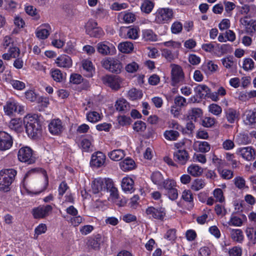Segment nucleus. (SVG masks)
Returning <instances> with one entry per match:
<instances>
[{
	"mask_svg": "<svg viewBox=\"0 0 256 256\" xmlns=\"http://www.w3.org/2000/svg\"><path fill=\"white\" fill-rule=\"evenodd\" d=\"M242 68L246 71L252 70L254 68V62L250 58H245L243 60Z\"/></svg>",
	"mask_w": 256,
	"mask_h": 256,
	"instance_id": "nucleus-49",
	"label": "nucleus"
},
{
	"mask_svg": "<svg viewBox=\"0 0 256 256\" xmlns=\"http://www.w3.org/2000/svg\"><path fill=\"white\" fill-rule=\"evenodd\" d=\"M17 171L14 168H6L0 171V190L8 192L15 180Z\"/></svg>",
	"mask_w": 256,
	"mask_h": 256,
	"instance_id": "nucleus-1",
	"label": "nucleus"
},
{
	"mask_svg": "<svg viewBox=\"0 0 256 256\" xmlns=\"http://www.w3.org/2000/svg\"><path fill=\"white\" fill-rule=\"evenodd\" d=\"M120 51L123 53H130L134 49V46L132 42H125L120 43L118 46Z\"/></svg>",
	"mask_w": 256,
	"mask_h": 256,
	"instance_id": "nucleus-40",
	"label": "nucleus"
},
{
	"mask_svg": "<svg viewBox=\"0 0 256 256\" xmlns=\"http://www.w3.org/2000/svg\"><path fill=\"white\" fill-rule=\"evenodd\" d=\"M18 157L20 162H27L28 164H32L34 162L32 156V150L28 146L22 147L20 149Z\"/></svg>",
	"mask_w": 256,
	"mask_h": 256,
	"instance_id": "nucleus-10",
	"label": "nucleus"
},
{
	"mask_svg": "<svg viewBox=\"0 0 256 256\" xmlns=\"http://www.w3.org/2000/svg\"><path fill=\"white\" fill-rule=\"evenodd\" d=\"M202 70L206 75L209 76L218 70V66L214 62L209 60L202 66Z\"/></svg>",
	"mask_w": 256,
	"mask_h": 256,
	"instance_id": "nucleus-30",
	"label": "nucleus"
},
{
	"mask_svg": "<svg viewBox=\"0 0 256 256\" xmlns=\"http://www.w3.org/2000/svg\"><path fill=\"white\" fill-rule=\"evenodd\" d=\"M162 54L168 61L170 62L175 58V56L172 51L168 48H164L162 50Z\"/></svg>",
	"mask_w": 256,
	"mask_h": 256,
	"instance_id": "nucleus-55",
	"label": "nucleus"
},
{
	"mask_svg": "<svg viewBox=\"0 0 256 256\" xmlns=\"http://www.w3.org/2000/svg\"><path fill=\"white\" fill-rule=\"evenodd\" d=\"M174 158L176 162L180 164H184L188 160V154L185 150H178L174 153Z\"/></svg>",
	"mask_w": 256,
	"mask_h": 256,
	"instance_id": "nucleus-21",
	"label": "nucleus"
},
{
	"mask_svg": "<svg viewBox=\"0 0 256 256\" xmlns=\"http://www.w3.org/2000/svg\"><path fill=\"white\" fill-rule=\"evenodd\" d=\"M212 194L216 202L222 204L224 202V196L222 190L220 188H216L213 191Z\"/></svg>",
	"mask_w": 256,
	"mask_h": 256,
	"instance_id": "nucleus-51",
	"label": "nucleus"
},
{
	"mask_svg": "<svg viewBox=\"0 0 256 256\" xmlns=\"http://www.w3.org/2000/svg\"><path fill=\"white\" fill-rule=\"evenodd\" d=\"M236 153L248 161L254 158L255 152L250 146L238 148L236 150Z\"/></svg>",
	"mask_w": 256,
	"mask_h": 256,
	"instance_id": "nucleus-18",
	"label": "nucleus"
},
{
	"mask_svg": "<svg viewBox=\"0 0 256 256\" xmlns=\"http://www.w3.org/2000/svg\"><path fill=\"white\" fill-rule=\"evenodd\" d=\"M146 128V123L141 120H138L133 124V129L136 132H144Z\"/></svg>",
	"mask_w": 256,
	"mask_h": 256,
	"instance_id": "nucleus-56",
	"label": "nucleus"
},
{
	"mask_svg": "<svg viewBox=\"0 0 256 256\" xmlns=\"http://www.w3.org/2000/svg\"><path fill=\"white\" fill-rule=\"evenodd\" d=\"M125 34L127 38L136 40L139 36L140 29L137 27H128L122 30Z\"/></svg>",
	"mask_w": 256,
	"mask_h": 256,
	"instance_id": "nucleus-33",
	"label": "nucleus"
},
{
	"mask_svg": "<svg viewBox=\"0 0 256 256\" xmlns=\"http://www.w3.org/2000/svg\"><path fill=\"white\" fill-rule=\"evenodd\" d=\"M162 44L168 48H171L174 50H178L181 46L180 42L174 40H170L162 43Z\"/></svg>",
	"mask_w": 256,
	"mask_h": 256,
	"instance_id": "nucleus-59",
	"label": "nucleus"
},
{
	"mask_svg": "<svg viewBox=\"0 0 256 256\" xmlns=\"http://www.w3.org/2000/svg\"><path fill=\"white\" fill-rule=\"evenodd\" d=\"M62 122L59 119L52 120L48 124L49 132L53 135L60 134L62 132Z\"/></svg>",
	"mask_w": 256,
	"mask_h": 256,
	"instance_id": "nucleus-19",
	"label": "nucleus"
},
{
	"mask_svg": "<svg viewBox=\"0 0 256 256\" xmlns=\"http://www.w3.org/2000/svg\"><path fill=\"white\" fill-rule=\"evenodd\" d=\"M24 122L26 123V132L30 137L36 138L41 136L42 125L36 118L28 116L25 118Z\"/></svg>",
	"mask_w": 256,
	"mask_h": 256,
	"instance_id": "nucleus-2",
	"label": "nucleus"
},
{
	"mask_svg": "<svg viewBox=\"0 0 256 256\" xmlns=\"http://www.w3.org/2000/svg\"><path fill=\"white\" fill-rule=\"evenodd\" d=\"M55 62L57 66L63 68H70L72 65V62L71 58L66 54L60 55L58 57Z\"/></svg>",
	"mask_w": 256,
	"mask_h": 256,
	"instance_id": "nucleus-22",
	"label": "nucleus"
},
{
	"mask_svg": "<svg viewBox=\"0 0 256 256\" xmlns=\"http://www.w3.org/2000/svg\"><path fill=\"white\" fill-rule=\"evenodd\" d=\"M230 236L232 240L238 243H242L244 240L243 232L240 229L230 228Z\"/></svg>",
	"mask_w": 256,
	"mask_h": 256,
	"instance_id": "nucleus-29",
	"label": "nucleus"
},
{
	"mask_svg": "<svg viewBox=\"0 0 256 256\" xmlns=\"http://www.w3.org/2000/svg\"><path fill=\"white\" fill-rule=\"evenodd\" d=\"M92 141L93 139L90 136L82 140L80 145L84 151L88 152L92 150Z\"/></svg>",
	"mask_w": 256,
	"mask_h": 256,
	"instance_id": "nucleus-39",
	"label": "nucleus"
},
{
	"mask_svg": "<svg viewBox=\"0 0 256 256\" xmlns=\"http://www.w3.org/2000/svg\"><path fill=\"white\" fill-rule=\"evenodd\" d=\"M225 118L230 124H234L239 120L240 112L236 110L230 108L224 110Z\"/></svg>",
	"mask_w": 256,
	"mask_h": 256,
	"instance_id": "nucleus-23",
	"label": "nucleus"
},
{
	"mask_svg": "<svg viewBox=\"0 0 256 256\" xmlns=\"http://www.w3.org/2000/svg\"><path fill=\"white\" fill-rule=\"evenodd\" d=\"M233 57L228 56L221 60L223 66L226 68H231L234 64V62Z\"/></svg>",
	"mask_w": 256,
	"mask_h": 256,
	"instance_id": "nucleus-61",
	"label": "nucleus"
},
{
	"mask_svg": "<svg viewBox=\"0 0 256 256\" xmlns=\"http://www.w3.org/2000/svg\"><path fill=\"white\" fill-rule=\"evenodd\" d=\"M111 178H95L92 183V188L94 194H98L100 192L105 191L108 186L107 184L110 182Z\"/></svg>",
	"mask_w": 256,
	"mask_h": 256,
	"instance_id": "nucleus-9",
	"label": "nucleus"
},
{
	"mask_svg": "<svg viewBox=\"0 0 256 256\" xmlns=\"http://www.w3.org/2000/svg\"><path fill=\"white\" fill-rule=\"evenodd\" d=\"M134 180L129 176H126L122 179L121 186L122 190L126 192L132 193L134 192Z\"/></svg>",
	"mask_w": 256,
	"mask_h": 256,
	"instance_id": "nucleus-26",
	"label": "nucleus"
},
{
	"mask_svg": "<svg viewBox=\"0 0 256 256\" xmlns=\"http://www.w3.org/2000/svg\"><path fill=\"white\" fill-rule=\"evenodd\" d=\"M52 210V208L50 205L40 206L34 208L32 214L35 218H42L48 216Z\"/></svg>",
	"mask_w": 256,
	"mask_h": 256,
	"instance_id": "nucleus-13",
	"label": "nucleus"
},
{
	"mask_svg": "<svg viewBox=\"0 0 256 256\" xmlns=\"http://www.w3.org/2000/svg\"><path fill=\"white\" fill-rule=\"evenodd\" d=\"M150 179L154 184L160 188H163L167 181L172 180L170 178L165 179L162 174L158 171L153 172L150 176Z\"/></svg>",
	"mask_w": 256,
	"mask_h": 256,
	"instance_id": "nucleus-15",
	"label": "nucleus"
},
{
	"mask_svg": "<svg viewBox=\"0 0 256 256\" xmlns=\"http://www.w3.org/2000/svg\"><path fill=\"white\" fill-rule=\"evenodd\" d=\"M86 118L88 121L92 123H95L100 120L101 116L98 112L92 111L86 114Z\"/></svg>",
	"mask_w": 256,
	"mask_h": 256,
	"instance_id": "nucleus-50",
	"label": "nucleus"
},
{
	"mask_svg": "<svg viewBox=\"0 0 256 256\" xmlns=\"http://www.w3.org/2000/svg\"><path fill=\"white\" fill-rule=\"evenodd\" d=\"M146 212L150 217L160 220H162L166 216L165 208L162 207L150 206L147 208Z\"/></svg>",
	"mask_w": 256,
	"mask_h": 256,
	"instance_id": "nucleus-14",
	"label": "nucleus"
},
{
	"mask_svg": "<svg viewBox=\"0 0 256 256\" xmlns=\"http://www.w3.org/2000/svg\"><path fill=\"white\" fill-rule=\"evenodd\" d=\"M188 172L191 176L197 177L200 176L203 173V168L198 165L191 164L187 168Z\"/></svg>",
	"mask_w": 256,
	"mask_h": 256,
	"instance_id": "nucleus-36",
	"label": "nucleus"
},
{
	"mask_svg": "<svg viewBox=\"0 0 256 256\" xmlns=\"http://www.w3.org/2000/svg\"><path fill=\"white\" fill-rule=\"evenodd\" d=\"M182 30V24L179 22H174L171 26V31L174 34L180 33Z\"/></svg>",
	"mask_w": 256,
	"mask_h": 256,
	"instance_id": "nucleus-62",
	"label": "nucleus"
},
{
	"mask_svg": "<svg viewBox=\"0 0 256 256\" xmlns=\"http://www.w3.org/2000/svg\"><path fill=\"white\" fill-rule=\"evenodd\" d=\"M104 241V238L100 234H97L88 240V245L94 249H98L101 244Z\"/></svg>",
	"mask_w": 256,
	"mask_h": 256,
	"instance_id": "nucleus-31",
	"label": "nucleus"
},
{
	"mask_svg": "<svg viewBox=\"0 0 256 256\" xmlns=\"http://www.w3.org/2000/svg\"><path fill=\"white\" fill-rule=\"evenodd\" d=\"M13 144L12 136L4 131H0V150H9Z\"/></svg>",
	"mask_w": 256,
	"mask_h": 256,
	"instance_id": "nucleus-11",
	"label": "nucleus"
},
{
	"mask_svg": "<svg viewBox=\"0 0 256 256\" xmlns=\"http://www.w3.org/2000/svg\"><path fill=\"white\" fill-rule=\"evenodd\" d=\"M87 34L91 37L100 38L104 35V32L102 28L98 26L92 31L89 32Z\"/></svg>",
	"mask_w": 256,
	"mask_h": 256,
	"instance_id": "nucleus-58",
	"label": "nucleus"
},
{
	"mask_svg": "<svg viewBox=\"0 0 256 256\" xmlns=\"http://www.w3.org/2000/svg\"><path fill=\"white\" fill-rule=\"evenodd\" d=\"M171 68V84L176 86L182 84L184 82L185 76L182 68L176 64H172Z\"/></svg>",
	"mask_w": 256,
	"mask_h": 256,
	"instance_id": "nucleus-4",
	"label": "nucleus"
},
{
	"mask_svg": "<svg viewBox=\"0 0 256 256\" xmlns=\"http://www.w3.org/2000/svg\"><path fill=\"white\" fill-rule=\"evenodd\" d=\"M10 128L16 132L22 130V122L20 119H13L10 123Z\"/></svg>",
	"mask_w": 256,
	"mask_h": 256,
	"instance_id": "nucleus-46",
	"label": "nucleus"
},
{
	"mask_svg": "<svg viewBox=\"0 0 256 256\" xmlns=\"http://www.w3.org/2000/svg\"><path fill=\"white\" fill-rule=\"evenodd\" d=\"M142 38L146 42H156L158 40V36L150 29H144L142 30Z\"/></svg>",
	"mask_w": 256,
	"mask_h": 256,
	"instance_id": "nucleus-34",
	"label": "nucleus"
},
{
	"mask_svg": "<svg viewBox=\"0 0 256 256\" xmlns=\"http://www.w3.org/2000/svg\"><path fill=\"white\" fill-rule=\"evenodd\" d=\"M196 145L197 146L198 152L202 153H206L210 149V145L206 141H198Z\"/></svg>",
	"mask_w": 256,
	"mask_h": 256,
	"instance_id": "nucleus-45",
	"label": "nucleus"
},
{
	"mask_svg": "<svg viewBox=\"0 0 256 256\" xmlns=\"http://www.w3.org/2000/svg\"><path fill=\"white\" fill-rule=\"evenodd\" d=\"M176 186V182L171 180H168L165 186L163 188L167 190V195L169 198L172 200H175L178 197V190L175 188Z\"/></svg>",
	"mask_w": 256,
	"mask_h": 256,
	"instance_id": "nucleus-16",
	"label": "nucleus"
},
{
	"mask_svg": "<svg viewBox=\"0 0 256 256\" xmlns=\"http://www.w3.org/2000/svg\"><path fill=\"white\" fill-rule=\"evenodd\" d=\"M50 26L48 24H45L40 26L36 30V36L40 39L44 40L46 38L50 35Z\"/></svg>",
	"mask_w": 256,
	"mask_h": 256,
	"instance_id": "nucleus-32",
	"label": "nucleus"
},
{
	"mask_svg": "<svg viewBox=\"0 0 256 256\" xmlns=\"http://www.w3.org/2000/svg\"><path fill=\"white\" fill-rule=\"evenodd\" d=\"M122 20L128 24L133 22L136 19L135 14L130 12H126L121 14Z\"/></svg>",
	"mask_w": 256,
	"mask_h": 256,
	"instance_id": "nucleus-53",
	"label": "nucleus"
},
{
	"mask_svg": "<svg viewBox=\"0 0 256 256\" xmlns=\"http://www.w3.org/2000/svg\"><path fill=\"white\" fill-rule=\"evenodd\" d=\"M182 198L186 202H189L190 206H194V196L189 190H186L182 192Z\"/></svg>",
	"mask_w": 256,
	"mask_h": 256,
	"instance_id": "nucleus-41",
	"label": "nucleus"
},
{
	"mask_svg": "<svg viewBox=\"0 0 256 256\" xmlns=\"http://www.w3.org/2000/svg\"><path fill=\"white\" fill-rule=\"evenodd\" d=\"M4 110L6 115L13 116H15L16 114H24V107L16 100H10L7 101L4 106Z\"/></svg>",
	"mask_w": 256,
	"mask_h": 256,
	"instance_id": "nucleus-3",
	"label": "nucleus"
},
{
	"mask_svg": "<svg viewBox=\"0 0 256 256\" xmlns=\"http://www.w3.org/2000/svg\"><path fill=\"white\" fill-rule=\"evenodd\" d=\"M242 220L238 216L235 215H232L228 222L229 226H240L242 224Z\"/></svg>",
	"mask_w": 256,
	"mask_h": 256,
	"instance_id": "nucleus-52",
	"label": "nucleus"
},
{
	"mask_svg": "<svg viewBox=\"0 0 256 256\" xmlns=\"http://www.w3.org/2000/svg\"><path fill=\"white\" fill-rule=\"evenodd\" d=\"M202 110L199 108H194L189 111L188 118L189 120L196 121L198 118L202 116Z\"/></svg>",
	"mask_w": 256,
	"mask_h": 256,
	"instance_id": "nucleus-44",
	"label": "nucleus"
},
{
	"mask_svg": "<svg viewBox=\"0 0 256 256\" xmlns=\"http://www.w3.org/2000/svg\"><path fill=\"white\" fill-rule=\"evenodd\" d=\"M108 188L106 190L110 193V198L114 202H116L117 200L120 198L118 188L115 186L113 180H112L110 182L107 184Z\"/></svg>",
	"mask_w": 256,
	"mask_h": 256,
	"instance_id": "nucleus-25",
	"label": "nucleus"
},
{
	"mask_svg": "<svg viewBox=\"0 0 256 256\" xmlns=\"http://www.w3.org/2000/svg\"><path fill=\"white\" fill-rule=\"evenodd\" d=\"M50 75L53 80L57 82H62L66 79V74L58 68H52L50 71Z\"/></svg>",
	"mask_w": 256,
	"mask_h": 256,
	"instance_id": "nucleus-27",
	"label": "nucleus"
},
{
	"mask_svg": "<svg viewBox=\"0 0 256 256\" xmlns=\"http://www.w3.org/2000/svg\"><path fill=\"white\" fill-rule=\"evenodd\" d=\"M210 88L205 84H198L194 88L196 96L200 98H206L207 97Z\"/></svg>",
	"mask_w": 256,
	"mask_h": 256,
	"instance_id": "nucleus-24",
	"label": "nucleus"
},
{
	"mask_svg": "<svg viewBox=\"0 0 256 256\" xmlns=\"http://www.w3.org/2000/svg\"><path fill=\"white\" fill-rule=\"evenodd\" d=\"M83 80L82 76L78 74H72L70 78V81L74 84H80Z\"/></svg>",
	"mask_w": 256,
	"mask_h": 256,
	"instance_id": "nucleus-63",
	"label": "nucleus"
},
{
	"mask_svg": "<svg viewBox=\"0 0 256 256\" xmlns=\"http://www.w3.org/2000/svg\"><path fill=\"white\" fill-rule=\"evenodd\" d=\"M142 96V90L132 88L128 92V97L131 100H134L140 99Z\"/></svg>",
	"mask_w": 256,
	"mask_h": 256,
	"instance_id": "nucleus-43",
	"label": "nucleus"
},
{
	"mask_svg": "<svg viewBox=\"0 0 256 256\" xmlns=\"http://www.w3.org/2000/svg\"><path fill=\"white\" fill-rule=\"evenodd\" d=\"M246 124H252L256 122V112L252 110H248L246 112V118L244 120Z\"/></svg>",
	"mask_w": 256,
	"mask_h": 256,
	"instance_id": "nucleus-47",
	"label": "nucleus"
},
{
	"mask_svg": "<svg viewBox=\"0 0 256 256\" xmlns=\"http://www.w3.org/2000/svg\"><path fill=\"white\" fill-rule=\"evenodd\" d=\"M234 184L239 189H244L246 186V181L241 176H236L234 179Z\"/></svg>",
	"mask_w": 256,
	"mask_h": 256,
	"instance_id": "nucleus-60",
	"label": "nucleus"
},
{
	"mask_svg": "<svg viewBox=\"0 0 256 256\" xmlns=\"http://www.w3.org/2000/svg\"><path fill=\"white\" fill-rule=\"evenodd\" d=\"M208 112L214 115L219 116L222 112V108L217 104H210L208 107Z\"/></svg>",
	"mask_w": 256,
	"mask_h": 256,
	"instance_id": "nucleus-54",
	"label": "nucleus"
},
{
	"mask_svg": "<svg viewBox=\"0 0 256 256\" xmlns=\"http://www.w3.org/2000/svg\"><path fill=\"white\" fill-rule=\"evenodd\" d=\"M10 84L12 86V88L16 90H24L26 87V84L23 82L12 80L10 82Z\"/></svg>",
	"mask_w": 256,
	"mask_h": 256,
	"instance_id": "nucleus-57",
	"label": "nucleus"
},
{
	"mask_svg": "<svg viewBox=\"0 0 256 256\" xmlns=\"http://www.w3.org/2000/svg\"><path fill=\"white\" fill-rule=\"evenodd\" d=\"M240 22L245 32L252 36L256 34V20L248 18L247 16L242 18Z\"/></svg>",
	"mask_w": 256,
	"mask_h": 256,
	"instance_id": "nucleus-7",
	"label": "nucleus"
},
{
	"mask_svg": "<svg viewBox=\"0 0 256 256\" xmlns=\"http://www.w3.org/2000/svg\"><path fill=\"white\" fill-rule=\"evenodd\" d=\"M176 238V230L174 228L168 230L164 236L165 239L170 241L174 240Z\"/></svg>",
	"mask_w": 256,
	"mask_h": 256,
	"instance_id": "nucleus-64",
	"label": "nucleus"
},
{
	"mask_svg": "<svg viewBox=\"0 0 256 256\" xmlns=\"http://www.w3.org/2000/svg\"><path fill=\"white\" fill-rule=\"evenodd\" d=\"M120 169L124 172H128L134 169L136 164L131 158H127L119 163Z\"/></svg>",
	"mask_w": 256,
	"mask_h": 256,
	"instance_id": "nucleus-28",
	"label": "nucleus"
},
{
	"mask_svg": "<svg viewBox=\"0 0 256 256\" xmlns=\"http://www.w3.org/2000/svg\"><path fill=\"white\" fill-rule=\"evenodd\" d=\"M96 48L98 52L104 56L113 55L116 52L115 47L106 41L98 43Z\"/></svg>",
	"mask_w": 256,
	"mask_h": 256,
	"instance_id": "nucleus-12",
	"label": "nucleus"
},
{
	"mask_svg": "<svg viewBox=\"0 0 256 256\" xmlns=\"http://www.w3.org/2000/svg\"><path fill=\"white\" fill-rule=\"evenodd\" d=\"M106 160V156L100 152H97L92 156L90 164L92 166L96 168L102 166Z\"/></svg>",
	"mask_w": 256,
	"mask_h": 256,
	"instance_id": "nucleus-17",
	"label": "nucleus"
},
{
	"mask_svg": "<svg viewBox=\"0 0 256 256\" xmlns=\"http://www.w3.org/2000/svg\"><path fill=\"white\" fill-rule=\"evenodd\" d=\"M102 66L110 72L120 74L122 69V64L120 61L112 58H106L102 61Z\"/></svg>",
	"mask_w": 256,
	"mask_h": 256,
	"instance_id": "nucleus-6",
	"label": "nucleus"
},
{
	"mask_svg": "<svg viewBox=\"0 0 256 256\" xmlns=\"http://www.w3.org/2000/svg\"><path fill=\"white\" fill-rule=\"evenodd\" d=\"M103 83L112 90H118L120 88L122 80L118 76L106 75L102 78Z\"/></svg>",
	"mask_w": 256,
	"mask_h": 256,
	"instance_id": "nucleus-8",
	"label": "nucleus"
},
{
	"mask_svg": "<svg viewBox=\"0 0 256 256\" xmlns=\"http://www.w3.org/2000/svg\"><path fill=\"white\" fill-rule=\"evenodd\" d=\"M81 64L84 75L88 78L92 77L94 72V67L92 62L88 59H85L82 61Z\"/></svg>",
	"mask_w": 256,
	"mask_h": 256,
	"instance_id": "nucleus-20",
	"label": "nucleus"
},
{
	"mask_svg": "<svg viewBox=\"0 0 256 256\" xmlns=\"http://www.w3.org/2000/svg\"><path fill=\"white\" fill-rule=\"evenodd\" d=\"M154 3L150 0H144L140 6V9L143 12L150 14L154 8Z\"/></svg>",
	"mask_w": 256,
	"mask_h": 256,
	"instance_id": "nucleus-42",
	"label": "nucleus"
},
{
	"mask_svg": "<svg viewBox=\"0 0 256 256\" xmlns=\"http://www.w3.org/2000/svg\"><path fill=\"white\" fill-rule=\"evenodd\" d=\"M114 106L116 110L119 112H125L130 109L129 103L126 100L123 98L118 100L116 102Z\"/></svg>",
	"mask_w": 256,
	"mask_h": 256,
	"instance_id": "nucleus-35",
	"label": "nucleus"
},
{
	"mask_svg": "<svg viewBox=\"0 0 256 256\" xmlns=\"http://www.w3.org/2000/svg\"><path fill=\"white\" fill-rule=\"evenodd\" d=\"M174 12L169 8H160L155 14V22L157 24L168 22L173 18Z\"/></svg>",
	"mask_w": 256,
	"mask_h": 256,
	"instance_id": "nucleus-5",
	"label": "nucleus"
},
{
	"mask_svg": "<svg viewBox=\"0 0 256 256\" xmlns=\"http://www.w3.org/2000/svg\"><path fill=\"white\" fill-rule=\"evenodd\" d=\"M180 136V133L177 130H166L164 132V138L168 140L175 141Z\"/></svg>",
	"mask_w": 256,
	"mask_h": 256,
	"instance_id": "nucleus-38",
	"label": "nucleus"
},
{
	"mask_svg": "<svg viewBox=\"0 0 256 256\" xmlns=\"http://www.w3.org/2000/svg\"><path fill=\"white\" fill-rule=\"evenodd\" d=\"M206 185L204 180L201 178L194 180L192 183L190 188L194 191H198L203 188Z\"/></svg>",
	"mask_w": 256,
	"mask_h": 256,
	"instance_id": "nucleus-48",
	"label": "nucleus"
},
{
	"mask_svg": "<svg viewBox=\"0 0 256 256\" xmlns=\"http://www.w3.org/2000/svg\"><path fill=\"white\" fill-rule=\"evenodd\" d=\"M109 158L114 161H119L125 156V152L121 149L114 150L108 154Z\"/></svg>",
	"mask_w": 256,
	"mask_h": 256,
	"instance_id": "nucleus-37",
	"label": "nucleus"
}]
</instances>
